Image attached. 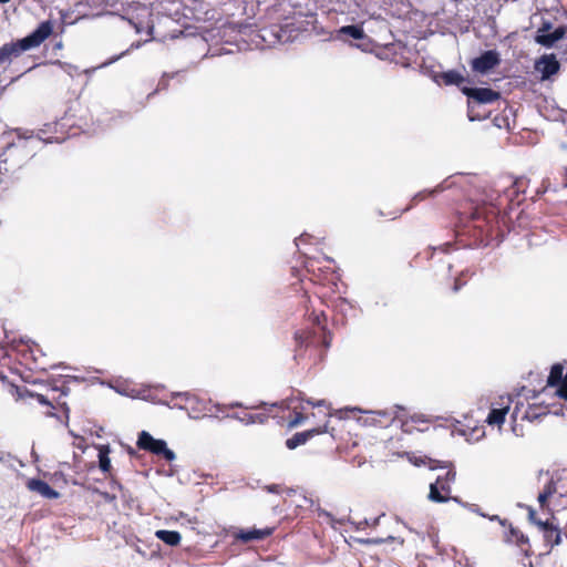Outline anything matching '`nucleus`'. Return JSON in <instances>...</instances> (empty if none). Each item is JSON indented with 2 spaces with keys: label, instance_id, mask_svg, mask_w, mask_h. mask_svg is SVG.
<instances>
[{
  "label": "nucleus",
  "instance_id": "35",
  "mask_svg": "<svg viewBox=\"0 0 567 567\" xmlns=\"http://www.w3.org/2000/svg\"><path fill=\"white\" fill-rule=\"evenodd\" d=\"M44 140L48 141V142H51V143L52 142H61L62 141V138H60V137H47Z\"/></svg>",
  "mask_w": 567,
  "mask_h": 567
},
{
  "label": "nucleus",
  "instance_id": "2",
  "mask_svg": "<svg viewBox=\"0 0 567 567\" xmlns=\"http://www.w3.org/2000/svg\"><path fill=\"white\" fill-rule=\"evenodd\" d=\"M53 24L50 20L43 21L39 27L23 39L6 43L0 48V65L17 58L24 51L39 47L52 33Z\"/></svg>",
  "mask_w": 567,
  "mask_h": 567
},
{
  "label": "nucleus",
  "instance_id": "29",
  "mask_svg": "<svg viewBox=\"0 0 567 567\" xmlns=\"http://www.w3.org/2000/svg\"><path fill=\"white\" fill-rule=\"evenodd\" d=\"M560 178H561V182L559 184H554L553 185V190L554 192H558L559 189H564V188H567V168H564L561 171L558 172Z\"/></svg>",
  "mask_w": 567,
  "mask_h": 567
},
{
  "label": "nucleus",
  "instance_id": "3",
  "mask_svg": "<svg viewBox=\"0 0 567 567\" xmlns=\"http://www.w3.org/2000/svg\"><path fill=\"white\" fill-rule=\"evenodd\" d=\"M431 470L446 468L444 475H439L430 485L429 499L434 503H445L451 499V485L455 482L456 472L452 463L430 460Z\"/></svg>",
  "mask_w": 567,
  "mask_h": 567
},
{
  "label": "nucleus",
  "instance_id": "8",
  "mask_svg": "<svg viewBox=\"0 0 567 567\" xmlns=\"http://www.w3.org/2000/svg\"><path fill=\"white\" fill-rule=\"evenodd\" d=\"M537 527L542 532L545 545L549 548L558 546L561 543V529L555 523V517L545 522H537Z\"/></svg>",
  "mask_w": 567,
  "mask_h": 567
},
{
  "label": "nucleus",
  "instance_id": "16",
  "mask_svg": "<svg viewBox=\"0 0 567 567\" xmlns=\"http://www.w3.org/2000/svg\"><path fill=\"white\" fill-rule=\"evenodd\" d=\"M13 390L18 399L25 400L27 398H32L40 404L54 409L52 401L44 394L33 393L27 386H13Z\"/></svg>",
  "mask_w": 567,
  "mask_h": 567
},
{
  "label": "nucleus",
  "instance_id": "25",
  "mask_svg": "<svg viewBox=\"0 0 567 567\" xmlns=\"http://www.w3.org/2000/svg\"><path fill=\"white\" fill-rule=\"evenodd\" d=\"M13 174V169L7 165V161H0V185L6 184Z\"/></svg>",
  "mask_w": 567,
  "mask_h": 567
},
{
  "label": "nucleus",
  "instance_id": "1",
  "mask_svg": "<svg viewBox=\"0 0 567 567\" xmlns=\"http://www.w3.org/2000/svg\"><path fill=\"white\" fill-rule=\"evenodd\" d=\"M460 223L463 224L462 233L470 234L482 245H489L492 241H499L503 237L505 216L492 203L471 205L468 209L461 210Z\"/></svg>",
  "mask_w": 567,
  "mask_h": 567
},
{
  "label": "nucleus",
  "instance_id": "22",
  "mask_svg": "<svg viewBox=\"0 0 567 567\" xmlns=\"http://www.w3.org/2000/svg\"><path fill=\"white\" fill-rule=\"evenodd\" d=\"M338 34L340 37H350L352 39H355V40H361L364 38V30L361 25H344V27H341L339 30H338Z\"/></svg>",
  "mask_w": 567,
  "mask_h": 567
},
{
  "label": "nucleus",
  "instance_id": "38",
  "mask_svg": "<svg viewBox=\"0 0 567 567\" xmlns=\"http://www.w3.org/2000/svg\"><path fill=\"white\" fill-rule=\"evenodd\" d=\"M547 182H549V179H547ZM550 186H551V185H550V183H548V185L545 187V189L543 190V193H544V192H546V190H548Z\"/></svg>",
  "mask_w": 567,
  "mask_h": 567
},
{
  "label": "nucleus",
  "instance_id": "42",
  "mask_svg": "<svg viewBox=\"0 0 567 567\" xmlns=\"http://www.w3.org/2000/svg\"><path fill=\"white\" fill-rule=\"evenodd\" d=\"M51 391L54 394L58 391V388H53Z\"/></svg>",
  "mask_w": 567,
  "mask_h": 567
},
{
  "label": "nucleus",
  "instance_id": "27",
  "mask_svg": "<svg viewBox=\"0 0 567 567\" xmlns=\"http://www.w3.org/2000/svg\"><path fill=\"white\" fill-rule=\"evenodd\" d=\"M443 188L441 186L434 188L433 190H422V192H419L416 195H414V197L412 198V205L413 206L414 204L419 203V202H422L424 199H426L427 197H430L431 195L435 194V193H439L441 192Z\"/></svg>",
  "mask_w": 567,
  "mask_h": 567
},
{
  "label": "nucleus",
  "instance_id": "32",
  "mask_svg": "<svg viewBox=\"0 0 567 567\" xmlns=\"http://www.w3.org/2000/svg\"><path fill=\"white\" fill-rule=\"evenodd\" d=\"M310 317H313V318H312V321H313V323H315V324H317V326H321V318H323V319H324V315H323V312H321L320 315H316L315 312H312V313L310 315Z\"/></svg>",
  "mask_w": 567,
  "mask_h": 567
},
{
  "label": "nucleus",
  "instance_id": "40",
  "mask_svg": "<svg viewBox=\"0 0 567 567\" xmlns=\"http://www.w3.org/2000/svg\"><path fill=\"white\" fill-rule=\"evenodd\" d=\"M420 423H421V424H427V421H425V420H421V421H420Z\"/></svg>",
  "mask_w": 567,
  "mask_h": 567
},
{
  "label": "nucleus",
  "instance_id": "7",
  "mask_svg": "<svg viewBox=\"0 0 567 567\" xmlns=\"http://www.w3.org/2000/svg\"><path fill=\"white\" fill-rule=\"evenodd\" d=\"M512 398L508 396H499L498 401L493 402L491 405V411L486 417V422L488 425H495L501 427L505 422V417L511 410Z\"/></svg>",
  "mask_w": 567,
  "mask_h": 567
},
{
  "label": "nucleus",
  "instance_id": "14",
  "mask_svg": "<svg viewBox=\"0 0 567 567\" xmlns=\"http://www.w3.org/2000/svg\"><path fill=\"white\" fill-rule=\"evenodd\" d=\"M434 79L439 84L456 85L460 89L462 87L461 85L466 81L465 78L456 70H449L446 72L437 73Z\"/></svg>",
  "mask_w": 567,
  "mask_h": 567
},
{
  "label": "nucleus",
  "instance_id": "15",
  "mask_svg": "<svg viewBox=\"0 0 567 567\" xmlns=\"http://www.w3.org/2000/svg\"><path fill=\"white\" fill-rule=\"evenodd\" d=\"M323 432H324V430H321L320 427L308 430L305 432H298L286 441V446L289 450H295L299 445L305 444L309 439L313 437L317 434L323 433Z\"/></svg>",
  "mask_w": 567,
  "mask_h": 567
},
{
  "label": "nucleus",
  "instance_id": "4",
  "mask_svg": "<svg viewBox=\"0 0 567 567\" xmlns=\"http://www.w3.org/2000/svg\"><path fill=\"white\" fill-rule=\"evenodd\" d=\"M461 91L468 97L467 109L471 121L485 118L486 114H481L477 109L482 104H489L501 99V93L489 87L463 86Z\"/></svg>",
  "mask_w": 567,
  "mask_h": 567
},
{
  "label": "nucleus",
  "instance_id": "31",
  "mask_svg": "<svg viewBox=\"0 0 567 567\" xmlns=\"http://www.w3.org/2000/svg\"><path fill=\"white\" fill-rule=\"evenodd\" d=\"M527 511H528V519L530 523H533L534 525L537 526V522H543L542 519H539L537 517L536 511L532 506H528Z\"/></svg>",
  "mask_w": 567,
  "mask_h": 567
},
{
  "label": "nucleus",
  "instance_id": "30",
  "mask_svg": "<svg viewBox=\"0 0 567 567\" xmlns=\"http://www.w3.org/2000/svg\"><path fill=\"white\" fill-rule=\"evenodd\" d=\"M306 416L298 411H293V416L289 420V427H295L305 421Z\"/></svg>",
  "mask_w": 567,
  "mask_h": 567
},
{
  "label": "nucleus",
  "instance_id": "37",
  "mask_svg": "<svg viewBox=\"0 0 567 567\" xmlns=\"http://www.w3.org/2000/svg\"><path fill=\"white\" fill-rule=\"evenodd\" d=\"M6 378H7V377L4 375V373H3L2 371H0V381H4V380H6Z\"/></svg>",
  "mask_w": 567,
  "mask_h": 567
},
{
  "label": "nucleus",
  "instance_id": "39",
  "mask_svg": "<svg viewBox=\"0 0 567 567\" xmlns=\"http://www.w3.org/2000/svg\"><path fill=\"white\" fill-rule=\"evenodd\" d=\"M307 403H308V404H311V405H316V404H315L312 401H310V400H307Z\"/></svg>",
  "mask_w": 567,
  "mask_h": 567
},
{
  "label": "nucleus",
  "instance_id": "20",
  "mask_svg": "<svg viewBox=\"0 0 567 567\" xmlns=\"http://www.w3.org/2000/svg\"><path fill=\"white\" fill-rule=\"evenodd\" d=\"M155 537L173 547L178 546L182 540L181 534L176 530L158 529L155 532Z\"/></svg>",
  "mask_w": 567,
  "mask_h": 567
},
{
  "label": "nucleus",
  "instance_id": "13",
  "mask_svg": "<svg viewBox=\"0 0 567 567\" xmlns=\"http://www.w3.org/2000/svg\"><path fill=\"white\" fill-rule=\"evenodd\" d=\"M506 540L508 543H513L517 545L522 551H524L526 555L528 554L530 549L529 539L528 537L518 528L511 526L509 530L506 535Z\"/></svg>",
  "mask_w": 567,
  "mask_h": 567
},
{
  "label": "nucleus",
  "instance_id": "23",
  "mask_svg": "<svg viewBox=\"0 0 567 567\" xmlns=\"http://www.w3.org/2000/svg\"><path fill=\"white\" fill-rule=\"evenodd\" d=\"M313 333L309 330H299L295 333V340L298 346H308L312 341Z\"/></svg>",
  "mask_w": 567,
  "mask_h": 567
},
{
  "label": "nucleus",
  "instance_id": "26",
  "mask_svg": "<svg viewBox=\"0 0 567 567\" xmlns=\"http://www.w3.org/2000/svg\"><path fill=\"white\" fill-rule=\"evenodd\" d=\"M468 278V271H462L457 277L454 279V284L452 287L453 292L460 291L467 282Z\"/></svg>",
  "mask_w": 567,
  "mask_h": 567
},
{
  "label": "nucleus",
  "instance_id": "6",
  "mask_svg": "<svg viewBox=\"0 0 567 567\" xmlns=\"http://www.w3.org/2000/svg\"><path fill=\"white\" fill-rule=\"evenodd\" d=\"M137 447L151 452L155 455H162L167 462L175 460V453L167 447L164 440L154 439L148 432L142 431L137 439Z\"/></svg>",
  "mask_w": 567,
  "mask_h": 567
},
{
  "label": "nucleus",
  "instance_id": "41",
  "mask_svg": "<svg viewBox=\"0 0 567 567\" xmlns=\"http://www.w3.org/2000/svg\"><path fill=\"white\" fill-rule=\"evenodd\" d=\"M10 0H0V3H7L9 2Z\"/></svg>",
  "mask_w": 567,
  "mask_h": 567
},
{
  "label": "nucleus",
  "instance_id": "19",
  "mask_svg": "<svg viewBox=\"0 0 567 567\" xmlns=\"http://www.w3.org/2000/svg\"><path fill=\"white\" fill-rule=\"evenodd\" d=\"M110 452L111 449L109 445L99 446V467L107 477H112V465L109 456Z\"/></svg>",
  "mask_w": 567,
  "mask_h": 567
},
{
  "label": "nucleus",
  "instance_id": "43",
  "mask_svg": "<svg viewBox=\"0 0 567 567\" xmlns=\"http://www.w3.org/2000/svg\"><path fill=\"white\" fill-rule=\"evenodd\" d=\"M427 427H417L419 431H425Z\"/></svg>",
  "mask_w": 567,
  "mask_h": 567
},
{
  "label": "nucleus",
  "instance_id": "9",
  "mask_svg": "<svg viewBox=\"0 0 567 567\" xmlns=\"http://www.w3.org/2000/svg\"><path fill=\"white\" fill-rule=\"evenodd\" d=\"M501 62L499 54L495 50H488L475 58L471 65L473 71L485 74Z\"/></svg>",
  "mask_w": 567,
  "mask_h": 567
},
{
  "label": "nucleus",
  "instance_id": "33",
  "mask_svg": "<svg viewBox=\"0 0 567 567\" xmlns=\"http://www.w3.org/2000/svg\"><path fill=\"white\" fill-rule=\"evenodd\" d=\"M101 495L103 496V498L107 502H113L115 499V496L114 495H111L109 494L107 492H103L101 493Z\"/></svg>",
  "mask_w": 567,
  "mask_h": 567
},
{
  "label": "nucleus",
  "instance_id": "21",
  "mask_svg": "<svg viewBox=\"0 0 567 567\" xmlns=\"http://www.w3.org/2000/svg\"><path fill=\"white\" fill-rule=\"evenodd\" d=\"M564 365L561 363H555L549 372L548 379H547V385L548 386H556L559 388L563 385L564 382Z\"/></svg>",
  "mask_w": 567,
  "mask_h": 567
},
{
  "label": "nucleus",
  "instance_id": "11",
  "mask_svg": "<svg viewBox=\"0 0 567 567\" xmlns=\"http://www.w3.org/2000/svg\"><path fill=\"white\" fill-rule=\"evenodd\" d=\"M560 64L554 55H543L535 63V69L542 74L543 80L549 79L559 71Z\"/></svg>",
  "mask_w": 567,
  "mask_h": 567
},
{
  "label": "nucleus",
  "instance_id": "34",
  "mask_svg": "<svg viewBox=\"0 0 567 567\" xmlns=\"http://www.w3.org/2000/svg\"><path fill=\"white\" fill-rule=\"evenodd\" d=\"M267 489L271 493H279L280 486L279 485H270V486H267Z\"/></svg>",
  "mask_w": 567,
  "mask_h": 567
},
{
  "label": "nucleus",
  "instance_id": "36",
  "mask_svg": "<svg viewBox=\"0 0 567 567\" xmlns=\"http://www.w3.org/2000/svg\"><path fill=\"white\" fill-rule=\"evenodd\" d=\"M30 369L32 370V368H30ZM33 369L45 370V368H44V367H42V365H40V364H38V363H35V365L33 367Z\"/></svg>",
  "mask_w": 567,
  "mask_h": 567
},
{
  "label": "nucleus",
  "instance_id": "12",
  "mask_svg": "<svg viewBox=\"0 0 567 567\" xmlns=\"http://www.w3.org/2000/svg\"><path fill=\"white\" fill-rule=\"evenodd\" d=\"M29 491L40 494L42 497L48 499H56L60 493L52 488L47 482L40 478H31L27 482Z\"/></svg>",
  "mask_w": 567,
  "mask_h": 567
},
{
  "label": "nucleus",
  "instance_id": "10",
  "mask_svg": "<svg viewBox=\"0 0 567 567\" xmlns=\"http://www.w3.org/2000/svg\"><path fill=\"white\" fill-rule=\"evenodd\" d=\"M276 527L252 528V529H238L233 534L235 540L247 544L252 540H264L271 536Z\"/></svg>",
  "mask_w": 567,
  "mask_h": 567
},
{
  "label": "nucleus",
  "instance_id": "5",
  "mask_svg": "<svg viewBox=\"0 0 567 567\" xmlns=\"http://www.w3.org/2000/svg\"><path fill=\"white\" fill-rule=\"evenodd\" d=\"M285 409H290L289 404H286L285 402L272 403V404H266L262 403L259 406L250 408L249 410L246 409L241 412L240 415H237V417L245 422L246 424H254V423H265L269 417H277L279 416L280 412H284Z\"/></svg>",
  "mask_w": 567,
  "mask_h": 567
},
{
  "label": "nucleus",
  "instance_id": "17",
  "mask_svg": "<svg viewBox=\"0 0 567 567\" xmlns=\"http://www.w3.org/2000/svg\"><path fill=\"white\" fill-rule=\"evenodd\" d=\"M566 32L567 28L560 25L550 33L538 35L536 40L542 45L551 47L555 42L561 40L566 35Z\"/></svg>",
  "mask_w": 567,
  "mask_h": 567
},
{
  "label": "nucleus",
  "instance_id": "18",
  "mask_svg": "<svg viewBox=\"0 0 567 567\" xmlns=\"http://www.w3.org/2000/svg\"><path fill=\"white\" fill-rule=\"evenodd\" d=\"M557 492V486H556V482L550 478L544 486V488L542 489V492L538 494V503H539V507L543 509V511H546L548 509L549 511V505H548V499Z\"/></svg>",
  "mask_w": 567,
  "mask_h": 567
},
{
  "label": "nucleus",
  "instance_id": "28",
  "mask_svg": "<svg viewBox=\"0 0 567 567\" xmlns=\"http://www.w3.org/2000/svg\"><path fill=\"white\" fill-rule=\"evenodd\" d=\"M70 389L66 386H62L60 390V394L58 396L52 395L51 400L55 401L59 406H61L63 410H68L66 402L62 401V396H66L69 394Z\"/></svg>",
  "mask_w": 567,
  "mask_h": 567
},
{
  "label": "nucleus",
  "instance_id": "24",
  "mask_svg": "<svg viewBox=\"0 0 567 567\" xmlns=\"http://www.w3.org/2000/svg\"><path fill=\"white\" fill-rule=\"evenodd\" d=\"M529 184V181L525 177H519V178H516L514 182H513V185H512V188H511V192L512 194H515V195H518V194H525L526 193V187L527 185Z\"/></svg>",
  "mask_w": 567,
  "mask_h": 567
}]
</instances>
